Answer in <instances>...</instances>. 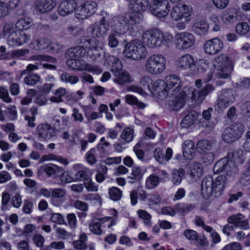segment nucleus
Returning a JSON list of instances; mask_svg holds the SVG:
<instances>
[{
	"instance_id": "obj_1",
	"label": "nucleus",
	"mask_w": 250,
	"mask_h": 250,
	"mask_svg": "<svg viewBox=\"0 0 250 250\" xmlns=\"http://www.w3.org/2000/svg\"><path fill=\"white\" fill-rule=\"evenodd\" d=\"M196 89L193 87H185L183 91L177 95L169 105L173 110L178 111L182 108L188 98L196 101L198 104L201 103L206 97L212 92L214 87L210 84H207L202 88V80H197L195 82Z\"/></svg>"
},
{
	"instance_id": "obj_2",
	"label": "nucleus",
	"mask_w": 250,
	"mask_h": 250,
	"mask_svg": "<svg viewBox=\"0 0 250 250\" xmlns=\"http://www.w3.org/2000/svg\"><path fill=\"white\" fill-rule=\"evenodd\" d=\"M226 178L219 175L214 179L208 176L203 178L201 185V194L207 199L213 196L217 197L221 195L225 187Z\"/></svg>"
},
{
	"instance_id": "obj_3",
	"label": "nucleus",
	"mask_w": 250,
	"mask_h": 250,
	"mask_svg": "<svg viewBox=\"0 0 250 250\" xmlns=\"http://www.w3.org/2000/svg\"><path fill=\"white\" fill-rule=\"evenodd\" d=\"M172 40V35L164 34L162 31L156 29L146 30L142 35L143 43L150 48L159 47L163 43H171Z\"/></svg>"
},
{
	"instance_id": "obj_4",
	"label": "nucleus",
	"mask_w": 250,
	"mask_h": 250,
	"mask_svg": "<svg viewBox=\"0 0 250 250\" xmlns=\"http://www.w3.org/2000/svg\"><path fill=\"white\" fill-rule=\"evenodd\" d=\"M148 0H131L130 3V12L124 15L126 16L128 25H135L140 23L143 16L142 14L148 7Z\"/></svg>"
},
{
	"instance_id": "obj_5",
	"label": "nucleus",
	"mask_w": 250,
	"mask_h": 250,
	"mask_svg": "<svg viewBox=\"0 0 250 250\" xmlns=\"http://www.w3.org/2000/svg\"><path fill=\"white\" fill-rule=\"evenodd\" d=\"M213 65L217 71L216 76L218 78H230L231 72L233 69V65L228 56L222 54L215 57L213 60Z\"/></svg>"
},
{
	"instance_id": "obj_6",
	"label": "nucleus",
	"mask_w": 250,
	"mask_h": 250,
	"mask_svg": "<svg viewBox=\"0 0 250 250\" xmlns=\"http://www.w3.org/2000/svg\"><path fill=\"white\" fill-rule=\"evenodd\" d=\"M124 54L128 58L139 60L145 58L147 56V51L140 40L135 39L125 45Z\"/></svg>"
},
{
	"instance_id": "obj_7",
	"label": "nucleus",
	"mask_w": 250,
	"mask_h": 250,
	"mask_svg": "<svg viewBox=\"0 0 250 250\" xmlns=\"http://www.w3.org/2000/svg\"><path fill=\"white\" fill-rule=\"evenodd\" d=\"M166 60L161 54H154L149 57L145 63V69L150 74H157L166 68Z\"/></svg>"
},
{
	"instance_id": "obj_8",
	"label": "nucleus",
	"mask_w": 250,
	"mask_h": 250,
	"mask_svg": "<svg viewBox=\"0 0 250 250\" xmlns=\"http://www.w3.org/2000/svg\"><path fill=\"white\" fill-rule=\"evenodd\" d=\"M244 128L242 125L236 123L226 128L222 135V139L227 143H231L240 138Z\"/></svg>"
},
{
	"instance_id": "obj_9",
	"label": "nucleus",
	"mask_w": 250,
	"mask_h": 250,
	"mask_svg": "<svg viewBox=\"0 0 250 250\" xmlns=\"http://www.w3.org/2000/svg\"><path fill=\"white\" fill-rule=\"evenodd\" d=\"M192 8L187 5L178 4L174 6L171 11V17L173 20L178 21L185 18L187 22L191 21Z\"/></svg>"
},
{
	"instance_id": "obj_10",
	"label": "nucleus",
	"mask_w": 250,
	"mask_h": 250,
	"mask_svg": "<svg viewBox=\"0 0 250 250\" xmlns=\"http://www.w3.org/2000/svg\"><path fill=\"white\" fill-rule=\"evenodd\" d=\"M175 43L180 50H185L191 47L195 42V38L190 33L183 32L175 36Z\"/></svg>"
},
{
	"instance_id": "obj_11",
	"label": "nucleus",
	"mask_w": 250,
	"mask_h": 250,
	"mask_svg": "<svg viewBox=\"0 0 250 250\" xmlns=\"http://www.w3.org/2000/svg\"><path fill=\"white\" fill-rule=\"evenodd\" d=\"M107 25L110 26L112 31L124 34L128 28L126 16L121 15L113 17L108 21Z\"/></svg>"
},
{
	"instance_id": "obj_12",
	"label": "nucleus",
	"mask_w": 250,
	"mask_h": 250,
	"mask_svg": "<svg viewBox=\"0 0 250 250\" xmlns=\"http://www.w3.org/2000/svg\"><path fill=\"white\" fill-rule=\"evenodd\" d=\"M150 8L153 15L161 18L167 15L169 11L170 6L167 0H154L151 4Z\"/></svg>"
},
{
	"instance_id": "obj_13",
	"label": "nucleus",
	"mask_w": 250,
	"mask_h": 250,
	"mask_svg": "<svg viewBox=\"0 0 250 250\" xmlns=\"http://www.w3.org/2000/svg\"><path fill=\"white\" fill-rule=\"evenodd\" d=\"M182 85L180 78L175 75H171L165 79V90L167 94L173 95L178 93Z\"/></svg>"
},
{
	"instance_id": "obj_14",
	"label": "nucleus",
	"mask_w": 250,
	"mask_h": 250,
	"mask_svg": "<svg viewBox=\"0 0 250 250\" xmlns=\"http://www.w3.org/2000/svg\"><path fill=\"white\" fill-rule=\"evenodd\" d=\"M106 17L104 16L99 23H95L89 26L88 30L93 38H100L106 35L108 30V25H106Z\"/></svg>"
},
{
	"instance_id": "obj_15",
	"label": "nucleus",
	"mask_w": 250,
	"mask_h": 250,
	"mask_svg": "<svg viewBox=\"0 0 250 250\" xmlns=\"http://www.w3.org/2000/svg\"><path fill=\"white\" fill-rule=\"evenodd\" d=\"M36 134L40 140L48 141L56 136V131L50 125L41 124L36 128Z\"/></svg>"
},
{
	"instance_id": "obj_16",
	"label": "nucleus",
	"mask_w": 250,
	"mask_h": 250,
	"mask_svg": "<svg viewBox=\"0 0 250 250\" xmlns=\"http://www.w3.org/2000/svg\"><path fill=\"white\" fill-rule=\"evenodd\" d=\"M92 41L91 39H87L85 37H83L80 39V42L88 49L86 50L87 60L89 61H96L100 57L101 54L98 46H93L91 44Z\"/></svg>"
},
{
	"instance_id": "obj_17",
	"label": "nucleus",
	"mask_w": 250,
	"mask_h": 250,
	"mask_svg": "<svg viewBox=\"0 0 250 250\" xmlns=\"http://www.w3.org/2000/svg\"><path fill=\"white\" fill-rule=\"evenodd\" d=\"M223 46V41L219 38H215L206 42L204 48L206 54L212 55L219 52Z\"/></svg>"
},
{
	"instance_id": "obj_18",
	"label": "nucleus",
	"mask_w": 250,
	"mask_h": 250,
	"mask_svg": "<svg viewBox=\"0 0 250 250\" xmlns=\"http://www.w3.org/2000/svg\"><path fill=\"white\" fill-rule=\"evenodd\" d=\"M77 6V3L75 0H64L60 3L57 11L60 16L66 17L71 14Z\"/></svg>"
},
{
	"instance_id": "obj_19",
	"label": "nucleus",
	"mask_w": 250,
	"mask_h": 250,
	"mask_svg": "<svg viewBox=\"0 0 250 250\" xmlns=\"http://www.w3.org/2000/svg\"><path fill=\"white\" fill-rule=\"evenodd\" d=\"M185 237L191 241H195L198 244L202 247H206L208 245L207 238L204 236H199L197 232L191 229H187L183 233Z\"/></svg>"
},
{
	"instance_id": "obj_20",
	"label": "nucleus",
	"mask_w": 250,
	"mask_h": 250,
	"mask_svg": "<svg viewBox=\"0 0 250 250\" xmlns=\"http://www.w3.org/2000/svg\"><path fill=\"white\" fill-rule=\"evenodd\" d=\"M56 6L54 0H36L34 3L35 10L41 13L51 11Z\"/></svg>"
},
{
	"instance_id": "obj_21",
	"label": "nucleus",
	"mask_w": 250,
	"mask_h": 250,
	"mask_svg": "<svg viewBox=\"0 0 250 250\" xmlns=\"http://www.w3.org/2000/svg\"><path fill=\"white\" fill-rule=\"evenodd\" d=\"M177 65L179 68L183 70L189 69L193 70L196 67L194 58L189 54H185L181 56L177 60Z\"/></svg>"
},
{
	"instance_id": "obj_22",
	"label": "nucleus",
	"mask_w": 250,
	"mask_h": 250,
	"mask_svg": "<svg viewBox=\"0 0 250 250\" xmlns=\"http://www.w3.org/2000/svg\"><path fill=\"white\" fill-rule=\"evenodd\" d=\"M31 59L32 60L46 62L47 63H42L41 64L44 68L54 70L57 67L54 64L57 62V60L51 56L44 55H39L34 56L32 57Z\"/></svg>"
},
{
	"instance_id": "obj_23",
	"label": "nucleus",
	"mask_w": 250,
	"mask_h": 250,
	"mask_svg": "<svg viewBox=\"0 0 250 250\" xmlns=\"http://www.w3.org/2000/svg\"><path fill=\"white\" fill-rule=\"evenodd\" d=\"M209 25L208 23L203 20H198L195 21L192 27V31L197 35L203 36L208 33Z\"/></svg>"
},
{
	"instance_id": "obj_24",
	"label": "nucleus",
	"mask_w": 250,
	"mask_h": 250,
	"mask_svg": "<svg viewBox=\"0 0 250 250\" xmlns=\"http://www.w3.org/2000/svg\"><path fill=\"white\" fill-rule=\"evenodd\" d=\"M237 12L234 8H229L223 11L221 15L222 21L226 24H231L237 20Z\"/></svg>"
},
{
	"instance_id": "obj_25",
	"label": "nucleus",
	"mask_w": 250,
	"mask_h": 250,
	"mask_svg": "<svg viewBox=\"0 0 250 250\" xmlns=\"http://www.w3.org/2000/svg\"><path fill=\"white\" fill-rule=\"evenodd\" d=\"M183 156L186 159L191 160L195 155L194 143L191 140H187L182 146Z\"/></svg>"
},
{
	"instance_id": "obj_26",
	"label": "nucleus",
	"mask_w": 250,
	"mask_h": 250,
	"mask_svg": "<svg viewBox=\"0 0 250 250\" xmlns=\"http://www.w3.org/2000/svg\"><path fill=\"white\" fill-rule=\"evenodd\" d=\"M144 174V172L140 167H133L131 173L127 176L128 182L132 184L140 182L142 179Z\"/></svg>"
},
{
	"instance_id": "obj_27",
	"label": "nucleus",
	"mask_w": 250,
	"mask_h": 250,
	"mask_svg": "<svg viewBox=\"0 0 250 250\" xmlns=\"http://www.w3.org/2000/svg\"><path fill=\"white\" fill-rule=\"evenodd\" d=\"M77 167L80 168L77 170V171L75 175V179L81 181L83 180L84 182L87 180H89L92 174L89 168L84 167L80 165Z\"/></svg>"
},
{
	"instance_id": "obj_28",
	"label": "nucleus",
	"mask_w": 250,
	"mask_h": 250,
	"mask_svg": "<svg viewBox=\"0 0 250 250\" xmlns=\"http://www.w3.org/2000/svg\"><path fill=\"white\" fill-rule=\"evenodd\" d=\"M83 46H76L71 48L67 51L66 55L69 58L79 59L83 57L86 53V48Z\"/></svg>"
},
{
	"instance_id": "obj_29",
	"label": "nucleus",
	"mask_w": 250,
	"mask_h": 250,
	"mask_svg": "<svg viewBox=\"0 0 250 250\" xmlns=\"http://www.w3.org/2000/svg\"><path fill=\"white\" fill-rule=\"evenodd\" d=\"M198 114L194 110L190 111L187 114L181 122L182 127L188 128L193 125L194 122L198 118Z\"/></svg>"
},
{
	"instance_id": "obj_30",
	"label": "nucleus",
	"mask_w": 250,
	"mask_h": 250,
	"mask_svg": "<svg viewBox=\"0 0 250 250\" xmlns=\"http://www.w3.org/2000/svg\"><path fill=\"white\" fill-rule=\"evenodd\" d=\"M203 173V170L201 164L194 163L191 165L189 175L192 181H196L200 179Z\"/></svg>"
},
{
	"instance_id": "obj_31",
	"label": "nucleus",
	"mask_w": 250,
	"mask_h": 250,
	"mask_svg": "<svg viewBox=\"0 0 250 250\" xmlns=\"http://www.w3.org/2000/svg\"><path fill=\"white\" fill-rule=\"evenodd\" d=\"M106 62L111 67L112 72H117L122 68V64L119 59L114 56L109 55L105 58Z\"/></svg>"
},
{
	"instance_id": "obj_32",
	"label": "nucleus",
	"mask_w": 250,
	"mask_h": 250,
	"mask_svg": "<svg viewBox=\"0 0 250 250\" xmlns=\"http://www.w3.org/2000/svg\"><path fill=\"white\" fill-rule=\"evenodd\" d=\"M112 73L115 76V78L114 79V82L120 85H123L130 82V78L128 74L125 71H123L122 67L120 70H118V72Z\"/></svg>"
},
{
	"instance_id": "obj_33",
	"label": "nucleus",
	"mask_w": 250,
	"mask_h": 250,
	"mask_svg": "<svg viewBox=\"0 0 250 250\" xmlns=\"http://www.w3.org/2000/svg\"><path fill=\"white\" fill-rule=\"evenodd\" d=\"M111 219L110 217H107L105 218V221H108ZM104 220V218L100 219L98 220V219H95L92 220L91 223L89 225V229L90 231L95 234L96 235H101L103 231L101 229V223H100V221H102Z\"/></svg>"
},
{
	"instance_id": "obj_34",
	"label": "nucleus",
	"mask_w": 250,
	"mask_h": 250,
	"mask_svg": "<svg viewBox=\"0 0 250 250\" xmlns=\"http://www.w3.org/2000/svg\"><path fill=\"white\" fill-rule=\"evenodd\" d=\"M195 208L194 205L186 203H180L175 205L176 212L185 215L192 211Z\"/></svg>"
},
{
	"instance_id": "obj_35",
	"label": "nucleus",
	"mask_w": 250,
	"mask_h": 250,
	"mask_svg": "<svg viewBox=\"0 0 250 250\" xmlns=\"http://www.w3.org/2000/svg\"><path fill=\"white\" fill-rule=\"evenodd\" d=\"M46 80L50 82V83H45L38 88V92L44 95L49 93L55 85L53 83L54 81L53 76H48L46 78Z\"/></svg>"
},
{
	"instance_id": "obj_36",
	"label": "nucleus",
	"mask_w": 250,
	"mask_h": 250,
	"mask_svg": "<svg viewBox=\"0 0 250 250\" xmlns=\"http://www.w3.org/2000/svg\"><path fill=\"white\" fill-rule=\"evenodd\" d=\"M42 170L46 175L51 176L56 173H60L63 171V168L53 164H48L44 165L42 167Z\"/></svg>"
},
{
	"instance_id": "obj_37",
	"label": "nucleus",
	"mask_w": 250,
	"mask_h": 250,
	"mask_svg": "<svg viewBox=\"0 0 250 250\" xmlns=\"http://www.w3.org/2000/svg\"><path fill=\"white\" fill-rule=\"evenodd\" d=\"M229 160H232L236 165V163H243L244 159L243 158V151L241 149H237L235 151L230 150L227 156Z\"/></svg>"
},
{
	"instance_id": "obj_38",
	"label": "nucleus",
	"mask_w": 250,
	"mask_h": 250,
	"mask_svg": "<svg viewBox=\"0 0 250 250\" xmlns=\"http://www.w3.org/2000/svg\"><path fill=\"white\" fill-rule=\"evenodd\" d=\"M66 89L60 87L53 92V95L50 98V101L53 103H60L63 102L62 97L66 94Z\"/></svg>"
},
{
	"instance_id": "obj_39",
	"label": "nucleus",
	"mask_w": 250,
	"mask_h": 250,
	"mask_svg": "<svg viewBox=\"0 0 250 250\" xmlns=\"http://www.w3.org/2000/svg\"><path fill=\"white\" fill-rule=\"evenodd\" d=\"M159 183V177L157 175L151 174L146 178L145 186L147 189H152L157 187Z\"/></svg>"
},
{
	"instance_id": "obj_40",
	"label": "nucleus",
	"mask_w": 250,
	"mask_h": 250,
	"mask_svg": "<svg viewBox=\"0 0 250 250\" xmlns=\"http://www.w3.org/2000/svg\"><path fill=\"white\" fill-rule=\"evenodd\" d=\"M184 174L185 170L183 168L173 170L171 173V182L175 186L179 185L182 182V177Z\"/></svg>"
},
{
	"instance_id": "obj_41",
	"label": "nucleus",
	"mask_w": 250,
	"mask_h": 250,
	"mask_svg": "<svg viewBox=\"0 0 250 250\" xmlns=\"http://www.w3.org/2000/svg\"><path fill=\"white\" fill-rule=\"evenodd\" d=\"M196 148L200 153L206 152L210 150L211 144L209 141L203 139L197 142Z\"/></svg>"
},
{
	"instance_id": "obj_42",
	"label": "nucleus",
	"mask_w": 250,
	"mask_h": 250,
	"mask_svg": "<svg viewBox=\"0 0 250 250\" xmlns=\"http://www.w3.org/2000/svg\"><path fill=\"white\" fill-rule=\"evenodd\" d=\"M32 21L28 18H21L15 24L16 28L19 30H27L31 26Z\"/></svg>"
},
{
	"instance_id": "obj_43",
	"label": "nucleus",
	"mask_w": 250,
	"mask_h": 250,
	"mask_svg": "<svg viewBox=\"0 0 250 250\" xmlns=\"http://www.w3.org/2000/svg\"><path fill=\"white\" fill-rule=\"evenodd\" d=\"M61 80L63 83L75 84L79 82V79L77 76L72 75L68 73L63 72L61 75Z\"/></svg>"
},
{
	"instance_id": "obj_44",
	"label": "nucleus",
	"mask_w": 250,
	"mask_h": 250,
	"mask_svg": "<svg viewBox=\"0 0 250 250\" xmlns=\"http://www.w3.org/2000/svg\"><path fill=\"white\" fill-rule=\"evenodd\" d=\"M108 194L110 198L114 201L120 200L122 197V191L116 187L110 188L109 189Z\"/></svg>"
},
{
	"instance_id": "obj_45",
	"label": "nucleus",
	"mask_w": 250,
	"mask_h": 250,
	"mask_svg": "<svg viewBox=\"0 0 250 250\" xmlns=\"http://www.w3.org/2000/svg\"><path fill=\"white\" fill-rule=\"evenodd\" d=\"M122 34H117L112 31L110 33L107 38L108 45L111 48L116 47L119 44L118 37H120Z\"/></svg>"
},
{
	"instance_id": "obj_46",
	"label": "nucleus",
	"mask_w": 250,
	"mask_h": 250,
	"mask_svg": "<svg viewBox=\"0 0 250 250\" xmlns=\"http://www.w3.org/2000/svg\"><path fill=\"white\" fill-rule=\"evenodd\" d=\"M41 77L36 74H32L25 77L24 79L25 83L28 85H35L41 81Z\"/></svg>"
},
{
	"instance_id": "obj_47",
	"label": "nucleus",
	"mask_w": 250,
	"mask_h": 250,
	"mask_svg": "<svg viewBox=\"0 0 250 250\" xmlns=\"http://www.w3.org/2000/svg\"><path fill=\"white\" fill-rule=\"evenodd\" d=\"M134 130L133 129L130 127H126L125 128L121 135V138L124 140L126 143H129L131 142L133 139Z\"/></svg>"
},
{
	"instance_id": "obj_48",
	"label": "nucleus",
	"mask_w": 250,
	"mask_h": 250,
	"mask_svg": "<svg viewBox=\"0 0 250 250\" xmlns=\"http://www.w3.org/2000/svg\"><path fill=\"white\" fill-rule=\"evenodd\" d=\"M227 163H228V157H225L222 158L215 164L213 167V171L217 173L224 172Z\"/></svg>"
},
{
	"instance_id": "obj_49",
	"label": "nucleus",
	"mask_w": 250,
	"mask_h": 250,
	"mask_svg": "<svg viewBox=\"0 0 250 250\" xmlns=\"http://www.w3.org/2000/svg\"><path fill=\"white\" fill-rule=\"evenodd\" d=\"M226 102L229 104H232L234 101V97L231 89L223 90L221 95L219 97Z\"/></svg>"
},
{
	"instance_id": "obj_50",
	"label": "nucleus",
	"mask_w": 250,
	"mask_h": 250,
	"mask_svg": "<svg viewBox=\"0 0 250 250\" xmlns=\"http://www.w3.org/2000/svg\"><path fill=\"white\" fill-rule=\"evenodd\" d=\"M238 172L237 167L235 163L228 158V163H227L224 172L227 173L228 175H231L232 174H235Z\"/></svg>"
},
{
	"instance_id": "obj_51",
	"label": "nucleus",
	"mask_w": 250,
	"mask_h": 250,
	"mask_svg": "<svg viewBox=\"0 0 250 250\" xmlns=\"http://www.w3.org/2000/svg\"><path fill=\"white\" fill-rule=\"evenodd\" d=\"M238 172L237 167L235 163L228 158V163H227L224 172L227 173L228 175H231L232 174H235Z\"/></svg>"
},
{
	"instance_id": "obj_52",
	"label": "nucleus",
	"mask_w": 250,
	"mask_h": 250,
	"mask_svg": "<svg viewBox=\"0 0 250 250\" xmlns=\"http://www.w3.org/2000/svg\"><path fill=\"white\" fill-rule=\"evenodd\" d=\"M151 91H155L157 93H166L165 90V82L162 80H158L153 83H152Z\"/></svg>"
},
{
	"instance_id": "obj_53",
	"label": "nucleus",
	"mask_w": 250,
	"mask_h": 250,
	"mask_svg": "<svg viewBox=\"0 0 250 250\" xmlns=\"http://www.w3.org/2000/svg\"><path fill=\"white\" fill-rule=\"evenodd\" d=\"M139 217L144 220V223L146 226L150 227L151 225V215L145 210L140 209L137 211Z\"/></svg>"
},
{
	"instance_id": "obj_54",
	"label": "nucleus",
	"mask_w": 250,
	"mask_h": 250,
	"mask_svg": "<svg viewBox=\"0 0 250 250\" xmlns=\"http://www.w3.org/2000/svg\"><path fill=\"white\" fill-rule=\"evenodd\" d=\"M75 16L79 20H84L89 17L83 5L76 8Z\"/></svg>"
},
{
	"instance_id": "obj_55",
	"label": "nucleus",
	"mask_w": 250,
	"mask_h": 250,
	"mask_svg": "<svg viewBox=\"0 0 250 250\" xmlns=\"http://www.w3.org/2000/svg\"><path fill=\"white\" fill-rule=\"evenodd\" d=\"M236 32L241 35L247 34L250 31V27L248 23L243 22L238 23L235 27Z\"/></svg>"
},
{
	"instance_id": "obj_56",
	"label": "nucleus",
	"mask_w": 250,
	"mask_h": 250,
	"mask_svg": "<svg viewBox=\"0 0 250 250\" xmlns=\"http://www.w3.org/2000/svg\"><path fill=\"white\" fill-rule=\"evenodd\" d=\"M194 222L197 226L201 227L206 232H210L212 229V227L206 225L204 220L199 216L195 217Z\"/></svg>"
},
{
	"instance_id": "obj_57",
	"label": "nucleus",
	"mask_w": 250,
	"mask_h": 250,
	"mask_svg": "<svg viewBox=\"0 0 250 250\" xmlns=\"http://www.w3.org/2000/svg\"><path fill=\"white\" fill-rule=\"evenodd\" d=\"M152 83V80L148 76H144L140 80V84L145 90L151 91Z\"/></svg>"
},
{
	"instance_id": "obj_58",
	"label": "nucleus",
	"mask_w": 250,
	"mask_h": 250,
	"mask_svg": "<svg viewBox=\"0 0 250 250\" xmlns=\"http://www.w3.org/2000/svg\"><path fill=\"white\" fill-rule=\"evenodd\" d=\"M10 200V195L7 192H3L1 195V209L4 211L8 209V204Z\"/></svg>"
},
{
	"instance_id": "obj_59",
	"label": "nucleus",
	"mask_w": 250,
	"mask_h": 250,
	"mask_svg": "<svg viewBox=\"0 0 250 250\" xmlns=\"http://www.w3.org/2000/svg\"><path fill=\"white\" fill-rule=\"evenodd\" d=\"M83 5L89 16L96 12L97 9V3L96 2L92 1H87Z\"/></svg>"
},
{
	"instance_id": "obj_60",
	"label": "nucleus",
	"mask_w": 250,
	"mask_h": 250,
	"mask_svg": "<svg viewBox=\"0 0 250 250\" xmlns=\"http://www.w3.org/2000/svg\"><path fill=\"white\" fill-rule=\"evenodd\" d=\"M244 216L241 214H237L234 215H231L228 218V222L229 224H233L235 227H237L240 222Z\"/></svg>"
},
{
	"instance_id": "obj_61",
	"label": "nucleus",
	"mask_w": 250,
	"mask_h": 250,
	"mask_svg": "<svg viewBox=\"0 0 250 250\" xmlns=\"http://www.w3.org/2000/svg\"><path fill=\"white\" fill-rule=\"evenodd\" d=\"M241 113L245 117L250 115V101H246L239 104Z\"/></svg>"
},
{
	"instance_id": "obj_62",
	"label": "nucleus",
	"mask_w": 250,
	"mask_h": 250,
	"mask_svg": "<svg viewBox=\"0 0 250 250\" xmlns=\"http://www.w3.org/2000/svg\"><path fill=\"white\" fill-rule=\"evenodd\" d=\"M31 39V36L29 34H26L24 32H18V40L19 46L22 45L24 44L27 43Z\"/></svg>"
},
{
	"instance_id": "obj_63",
	"label": "nucleus",
	"mask_w": 250,
	"mask_h": 250,
	"mask_svg": "<svg viewBox=\"0 0 250 250\" xmlns=\"http://www.w3.org/2000/svg\"><path fill=\"white\" fill-rule=\"evenodd\" d=\"M17 32L15 31L14 25L13 23H6L3 27V36L5 37H8L9 35Z\"/></svg>"
},
{
	"instance_id": "obj_64",
	"label": "nucleus",
	"mask_w": 250,
	"mask_h": 250,
	"mask_svg": "<svg viewBox=\"0 0 250 250\" xmlns=\"http://www.w3.org/2000/svg\"><path fill=\"white\" fill-rule=\"evenodd\" d=\"M8 44L10 46H19L18 32H16L7 38Z\"/></svg>"
}]
</instances>
